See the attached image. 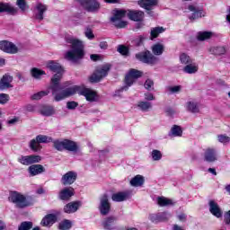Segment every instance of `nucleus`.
Returning <instances> with one entry per match:
<instances>
[{"label": "nucleus", "instance_id": "obj_1", "mask_svg": "<svg viewBox=\"0 0 230 230\" xmlns=\"http://www.w3.org/2000/svg\"><path fill=\"white\" fill-rule=\"evenodd\" d=\"M47 67L53 73H57L51 78V85L50 89L52 91V95L54 96L55 102H62V100H66V98H69V96H73L76 94V91H78V86H71L66 89H64L60 86V80H62V73H64V68L60 64L56 61H49L47 63Z\"/></svg>", "mask_w": 230, "mask_h": 230}, {"label": "nucleus", "instance_id": "obj_2", "mask_svg": "<svg viewBox=\"0 0 230 230\" xmlns=\"http://www.w3.org/2000/svg\"><path fill=\"white\" fill-rule=\"evenodd\" d=\"M66 42L69 44L70 48L65 54L66 60L73 62V64H78L85 57L84 41L73 36H68L66 38Z\"/></svg>", "mask_w": 230, "mask_h": 230}, {"label": "nucleus", "instance_id": "obj_3", "mask_svg": "<svg viewBox=\"0 0 230 230\" xmlns=\"http://www.w3.org/2000/svg\"><path fill=\"white\" fill-rule=\"evenodd\" d=\"M53 147L58 152H64L67 150L68 152H78V144L73 140L64 139V140H54Z\"/></svg>", "mask_w": 230, "mask_h": 230}, {"label": "nucleus", "instance_id": "obj_4", "mask_svg": "<svg viewBox=\"0 0 230 230\" xmlns=\"http://www.w3.org/2000/svg\"><path fill=\"white\" fill-rule=\"evenodd\" d=\"M9 200L13 202L18 209H24V208L31 206V202L28 200L22 193L18 191H12L9 196Z\"/></svg>", "mask_w": 230, "mask_h": 230}, {"label": "nucleus", "instance_id": "obj_5", "mask_svg": "<svg viewBox=\"0 0 230 230\" xmlns=\"http://www.w3.org/2000/svg\"><path fill=\"white\" fill-rule=\"evenodd\" d=\"M88 13H98L102 10V3L98 0H75Z\"/></svg>", "mask_w": 230, "mask_h": 230}, {"label": "nucleus", "instance_id": "obj_6", "mask_svg": "<svg viewBox=\"0 0 230 230\" xmlns=\"http://www.w3.org/2000/svg\"><path fill=\"white\" fill-rule=\"evenodd\" d=\"M126 15L128 16V10L116 9L115 11H113V16L111 18V22L116 28H127L128 22L121 21V19H124Z\"/></svg>", "mask_w": 230, "mask_h": 230}, {"label": "nucleus", "instance_id": "obj_7", "mask_svg": "<svg viewBox=\"0 0 230 230\" xmlns=\"http://www.w3.org/2000/svg\"><path fill=\"white\" fill-rule=\"evenodd\" d=\"M109 71H111V65L109 64L98 67L90 76V82L92 84H98V82H102V80L109 75Z\"/></svg>", "mask_w": 230, "mask_h": 230}, {"label": "nucleus", "instance_id": "obj_8", "mask_svg": "<svg viewBox=\"0 0 230 230\" xmlns=\"http://www.w3.org/2000/svg\"><path fill=\"white\" fill-rule=\"evenodd\" d=\"M137 60L143 62L144 64H149L150 66H154V64H157L158 58H155L150 51H144L136 54Z\"/></svg>", "mask_w": 230, "mask_h": 230}, {"label": "nucleus", "instance_id": "obj_9", "mask_svg": "<svg viewBox=\"0 0 230 230\" xmlns=\"http://www.w3.org/2000/svg\"><path fill=\"white\" fill-rule=\"evenodd\" d=\"M99 211L102 217H107L111 213V201H109V196L107 194L100 198Z\"/></svg>", "mask_w": 230, "mask_h": 230}, {"label": "nucleus", "instance_id": "obj_10", "mask_svg": "<svg viewBox=\"0 0 230 230\" xmlns=\"http://www.w3.org/2000/svg\"><path fill=\"white\" fill-rule=\"evenodd\" d=\"M77 87H78V90L76 91V93H79L81 96H84L87 102H90L91 103L93 102H98L99 96L96 92L89 88H83L80 90V87L79 86Z\"/></svg>", "mask_w": 230, "mask_h": 230}, {"label": "nucleus", "instance_id": "obj_11", "mask_svg": "<svg viewBox=\"0 0 230 230\" xmlns=\"http://www.w3.org/2000/svg\"><path fill=\"white\" fill-rule=\"evenodd\" d=\"M42 161V156L39 155H30L25 156H21L18 158V162L24 166H30V164H35Z\"/></svg>", "mask_w": 230, "mask_h": 230}, {"label": "nucleus", "instance_id": "obj_12", "mask_svg": "<svg viewBox=\"0 0 230 230\" xmlns=\"http://www.w3.org/2000/svg\"><path fill=\"white\" fill-rule=\"evenodd\" d=\"M188 10L189 12H192V14L189 17L190 21L200 19V17H206V12L202 10V7H199L197 4H189Z\"/></svg>", "mask_w": 230, "mask_h": 230}, {"label": "nucleus", "instance_id": "obj_13", "mask_svg": "<svg viewBox=\"0 0 230 230\" xmlns=\"http://www.w3.org/2000/svg\"><path fill=\"white\" fill-rule=\"evenodd\" d=\"M0 49L4 51V53H9V55H15V53L19 52L17 46L8 40L0 41Z\"/></svg>", "mask_w": 230, "mask_h": 230}, {"label": "nucleus", "instance_id": "obj_14", "mask_svg": "<svg viewBox=\"0 0 230 230\" xmlns=\"http://www.w3.org/2000/svg\"><path fill=\"white\" fill-rule=\"evenodd\" d=\"M77 177L78 174L75 172L69 171L61 177V184L63 186H71V184H75Z\"/></svg>", "mask_w": 230, "mask_h": 230}, {"label": "nucleus", "instance_id": "obj_15", "mask_svg": "<svg viewBox=\"0 0 230 230\" xmlns=\"http://www.w3.org/2000/svg\"><path fill=\"white\" fill-rule=\"evenodd\" d=\"M13 82V76L9 74H5L0 80V91H6L7 89H12L13 85L12 83Z\"/></svg>", "mask_w": 230, "mask_h": 230}, {"label": "nucleus", "instance_id": "obj_16", "mask_svg": "<svg viewBox=\"0 0 230 230\" xmlns=\"http://www.w3.org/2000/svg\"><path fill=\"white\" fill-rule=\"evenodd\" d=\"M204 161L206 163H216V161H218V156L217 155V149L208 147L204 151Z\"/></svg>", "mask_w": 230, "mask_h": 230}, {"label": "nucleus", "instance_id": "obj_17", "mask_svg": "<svg viewBox=\"0 0 230 230\" xmlns=\"http://www.w3.org/2000/svg\"><path fill=\"white\" fill-rule=\"evenodd\" d=\"M208 208L211 215L216 217V218H222V209L217 201L210 199L208 201Z\"/></svg>", "mask_w": 230, "mask_h": 230}, {"label": "nucleus", "instance_id": "obj_18", "mask_svg": "<svg viewBox=\"0 0 230 230\" xmlns=\"http://www.w3.org/2000/svg\"><path fill=\"white\" fill-rule=\"evenodd\" d=\"M128 17L130 19V21L141 22V21L145 19V13L137 10H128Z\"/></svg>", "mask_w": 230, "mask_h": 230}, {"label": "nucleus", "instance_id": "obj_19", "mask_svg": "<svg viewBox=\"0 0 230 230\" xmlns=\"http://www.w3.org/2000/svg\"><path fill=\"white\" fill-rule=\"evenodd\" d=\"M75 195V189L73 187H65L58 192L60 200H69Z\"/></svg>", "mask_w": 230, "mask_h": 230}, {"label": "nucleus", "instance_id": "obj_20", "mask_svg": "<svg viewBox=\"0 0 230 230\" xmlns=\"http://www.w3.org/2000/svg\"><path fill=\"white\" fill-rule=\"evenodd\" d=\"M35 8L37 10V13H35V19L40 22L44 21V13L47 12L48 5L42 3H38Z\"/></svg>", "mask_w": 230, "mask_h": 230}, {"label": "nucleus", "instance_id": "obj_21", "mask_svg": "<svg viewBox=\"0 0 230 230\" xmlns=\"http://www.w3.org/2000/svg\"><path fill=\"white\" fill-rule=\"evenodd\" d=\"M131 192L128 190L125 191H119L117 193H113L111 196V199L113 202H124V200H127L128 199V195H130Z\"/></svg>", "mask_w": 230, "mask_h": 230}, {"label": "nucleus", "instance_id": "obj_22", "mask_svg": "<svg viewBox=\"0 0 230 230\" xmlns=\"http://www.w3.org/2000/svg\"><path fill=\"white\" fill-rule=\"evenodd\" d=\"M116 217H108L102 221V227L105 230L116 229Z\"/></svg>", "mask_w": 230, "mask_h": 230}, {"label": "nucleus", "instance_id": "obj_23", "mask_svg": "<svg viewBox=\"0 0 230 230\" xmlns=\"http://www.w3.org/2000/svg\"><path fill=\"white\" fill-rule=\"evenodd\" d=\"M28 172L31 177H35V175H40V173H44L46 169L42 164H32L28 168Z\"/></svg>", "mask_w": 230, "mask_h": 230}, {"label": "nucleus", "instance_id": "obj_24", "mask_svg": "<svg viewBox=\"0 0 230 230\" xmlns=\"http://www.w3.org/2000/svg\"><path fill=\"white\" fill-rule=\"evenodd\" d=\"M80 206H82V202L73 201V202L66 204L64 207V211H65V213H68V214L76 213V211H78V208H80Z\"/></svg>", "mask_w": 230, "mask_h": 230}, {"label": "nucleus", "instance_id": "obj_25", "mask_svg": "<svg viewBox=\"0 0 230 230\" xmlns=\"http://www.w3.org/2000/svg\"><path fill=\"white\" fill-rule=\"evenodd\" d=\"M138 4L141 8L150 12L154 6L157 5V0H139Z\"/></svg>", "mask_w": 230, "mask_h": 230}, {"label": "nucleus", "instance_id": "obj_26", "mask_svg": "<svg viewBox=\"0 0 230 230\" xmlns=\"http://www.w3.org/2000/svg\"><path fill=\"white\" fill-rule=\"evenodd\" d=\"M208 51L211 55H215L216 57H222V55H226V53H227V49L224 46H216L208 49Z\"/></svg>", "mask_w": 230, "mask_h": 230}, {"label": "nucleus", "instance_id": "obj_27", "mask_svg": "<svg viewBox=\"0 0 230 230\" xmlns=\"http://www.w3.org/2000/svg\"><path fill=\"white\" fill-rule=\"evenodd\" d=\"M57 222V216L55 214H49L43 217L41 220V226L48 227L53 226Z\"/></svg>", "mask_w": 230, "mask_h": 230}, {"label": "nucleus", "instance_id": "obj_28", "mask_svg": "<svg viewBox=\"0 0 230 230\" xmlns=\"http://www.w3.org/2000/svg\"><path fill=\"white\" fill-rule=\"evenodd\" d=\"M137 108L142 112H150V111L153 109L152 102L148 101H140L137 102Z\"/></svg>", "mask_w": 230, "mask_h": 230}, {"label": "nucleus", "instance_id": "obj_29", "mask_svg": "<svg viewBox=\"0 0 230 230\" xmlns=\"http://www.w3.org/2000/svg\"><path fill=\"white\" fill-rule=\"evenodd\" d=\"M4 12L6 13H11L12 15H15V13H17V10L10 5V4L0 3V13Z\"/></svg>", "mask_w": 230, "mask_h": 230}, {"label": "nucleus", "instance_id": "obj_30", "mask_svg": "<svg viewBox=\"0 0 230 230\" xmlns=\"http://www.w3.org/2000/svg\"><path fill=\"white\" fill-rule=\"evenodd\" d=\"M199 71V66L195 63H189L183 67V72L188 75H195Z\"/></svg>", "mask_w": 230, "mask_h": 230}, {"label": "nucleus", "instance_id": "obj_31", "mask_svg": "<svg viewBox=\"0 0 230 230\" xmlns=\"http://www.w3.org/2000/svg\"><path fill=\"white\" fill-rule=\"evenodd\" d=\"M157 204L158 206H160L161 208H164L166 206H173L175 203L173 202V200L165 198V197H158L157 198Z\"/></svg>", "mask_w": 230, "mask_h": 230}, {"label": "nucleus", "instance_id": "obj_32", "mask_svg": "<svg viewBox=\"0 0 230 230\" xmlns=\"http://www.w3.org/2000/svg\"><path fill=\"white\" fill-rule=\"evenodd\" d=\"M169 136L172 137H182V128L181 126L173 125L169 132Z\"/></svg>", "mask_w": 230, "mask_h": 230}, {"label": "nucleus", "instance_id": "obj_33", "mask_svg": "<svg viewBox=\"0 0 230 230\" xmlns=\"http://www.w3.org/2000/svg\"><path fill=\"white\" fill-rule=\"evenodd\" d=\"M135 80H136L135 78H133L132 76L129 75V74H128L125 77L126 85L121 87L118 92L123 93V91H128V88L130 87V85H132V84H134Z\"/></svg>", "mask_w": 230, "mask_h": 230}, {"label": "nucleus", "instance_id": "obj_34", "mask_svg": "<svg viewBox=\"0 0 230 230\" xmlns=\"http://www.w3.org/2000/svg\"><path fill=\"white\" fill-rule=\"evenodd\" d=\"M131 186H134L135 188H137L141 186L142 184H145V178L141 175H137L130 181Z\"/></svg>", "mask_w": 230, "mask_h": 230}, {"label": "nucleus", "instance_id": "obj_35", "mask_svg": "<svg viewBox=\"0 0 230 230\" xmlns=\"http://www.w3.org/2000/svg\"><path fill=\"white\" fill-rule=\"evenodd\" d=\"M170 218H172V214L168 212L158 213L155 216L156 222H167V220H170Z\"/></svg>", "mask_w": 230, "mask_h": 230}, {"label": "nucleus", "instance_id": "obj_36", "mask_svg": "<svg viewBox=\"0 0 230 230\" xmlns=\"http://www.w3.org/2000/svg\"><path fill=\"white\" fill-rule=\"evenodd\" d=\"M31 75L32 78H35V80H40V78H42V75H46V72L44 70L34 67L31 68Z\"/></svg>", "mask_w": 230, "mask_h": 230}, {"label": "nucleus", "instance_id": "obj_37", "mask_svg": "<svg viewBox=\"0 0 230 230\" xmlns=\"http://www.w3.org/2000/svg\"><path fill=\"white\" fill-rule=\"evenodd\" d=\"M187 109L190 112H192L193 114H197L198 112H200V109L199 108V103L195 102H187Z\"/></svg>", "mask_w": 230, "mask_h": 230}, {"label": "nucleus", "instance_id": "obj_38", "mask_svg": "<svg viewBox=\"0 0 230 230\" xmlns=\"http://www.w3.org/2000/svg\"><path fill=\"white\" fill-rule=\"evenodd\" d=\"M164 28L163 27H155L153 29H151V40H154V39H157V37H159V35H161V33H164Z\"/></svg>", "mask_w": 230, "mask_h": 230}, {"label": "nucleus", "instance_id": "obj_39", "mask_svg": "<svg viewBox=\"0 0 230 230\" xmlns=\"http://www.w3.org/2000/svg\"><path fill=\"white\" fill-rule=\"evenodd\" d=\"M42 116H53L55 114V109L53 106H43L40 110Z\"/></svg>", "mask_w": 230, "mask_h": 230}, {"label": "nucleus", "instance_id": "obj_40", "mask_svg": "<svg viewBox=\"0 0 230 230\" xmlns=\"http://www.w3.org/2000/svg\"><path fill=\"white\" fill-rule=\"evenodd\" d=\"M180 62L181 64H183V66H188V64H193V59L186 54V53H181L180 55Z\"/></svg>", "mask_w": 230, "mask_h": 230}, {"label": "nucleus", "instance_id": "obj_41", "mask_svg": "<svg viewBox=\"0 0 230 230\" xmlns=\"http://www.w3.org/2000/svg\"><path fill=\"white\" fill-rule=\"evenodd\" d=\"M152 51L154 55L159 56L164 51V45L161 43H156L152 47Z\"/></svg>", "mask_w": 230, "mask_h": 230}, {"label": "nucleus", "instance_id": "obj_42", "mask_svg": "<svg viewBox=\"0 0 230 230\" xmlns=\"http://www.w3.org/2000/svg\"><path fill=\"white\" fill-rule=\"evenodd\" d=\"M73 227V223L69 221L68 219H65L61 221L58 225V229L59 230H69Z\"/></svg>", "mask_w": 230, "mask_h": 230}, {"label": "nucleus", "instance_id": "obj_43", "mask_svg": "<svg viewBox=\"0 0 230 230\" xmlns=\"http://www.w3.org/2000/svg\"><path fill=\"white\" fill-rule=\"evenodd\" d=\"M213 37V32L211 31H201L198 33V40H208Z\"/></svg>", "mask_w": 230, "mask_h": 230}, {"label": "nucleus", "instance_id": "obj_44", "mask_svg": "<svg viewBox=\"0 0 230 230\" xmlns=\"http://www.w3.org/2000/svg\"><path fill=\"white\" fill-rule=\"evenodd\" d=\"M36 139L38 143H53V138L46 135H38Z\"/></svg>", "mask_w": 230, "mask_h": 230}, {"label": "nucleus", "instance_id": "obj_45", "mask_svg": "<svg viewBox=\"0 0 230 230\" xmlns=\"http://www.w3.org/2000/svg\"><path fill=\"white\" fill-rule=\"evenodd\" d=\"M33 228V223L31 221H23L18 226V230H31Z\"/></svg>", "mask_w": 230, "mask_h": 230}, {"label": "nucleus", "instance_id": "obj_46", "mask_svg": "<svg viewBox=\"0 0 230 230\" xmlns=\"http://www.w3.org/2000/svg\"><path fill=\"white\" fill-rule=\"evenodd\" d=\"M49 94V91H40L31 95V100H42L44 96H48Z\"/></svg>", "mask_w": 230, "mask_h": 230}, {"label": "nucleus", "instance_id": "obj_47", "mask_svg": "<svg viewBox=\"0 0 230 230\" xmlns=\"http://www.w3.org/2000/svg\"><path fill=\"white\" fill-rule=\"evenodd\" d=\"M150 155L153 159V161H161L163 159V153L157 149H154L151 153Z\"/></svg>", "mask_w": 230, "mask_h": 230}, {"label": "nucleus", "instance_id": "obj_48", "mask_svg": "<svg viewBox=\"0 0 230 230\" xmlns=\"http://www.w3.org/2000/svg\"><path fill=\"white\" fill-rule=\"evenodd\" d=\"M30 148L32 149L33 152H39V150H40L42 146H40V143L37 141V138H36V139L31 140Z\"/></svg>", "mask_w": 230, "mask_h": 230}, {"label": "nucleus", "instance_id": "obj_49", "mask_svg": "<svg viewBox=\"0 0 230 230\" xmlns=\"http://www.w3.org/2000/svg\"><path fill=\"white\" fill-rule=\"evenodd\" d=\"M128 75H129L131 78L137 80V78H141V76H143V72L136 69H130Z\"/></svg>", "mask_w": 230, "mask_h": 230}, {"label": "nucleus", "instance_id": "obj_50", "mask_svg": "<svg viewBox=\"0 0 230 230\" xmlns=\"http://www.w3.org/2000/svg\"><path fill=\"white\" fill-rule=\"evenodd\" d=\"M167 93L170 94H177V93H181L182 86L181 85H175V86H168Z\"/></svg>", "mask_w": 230, "mask_h": 230}, {"label": "nucleus", "instance_id": "obj_51", "mask_svg": "<svg viewBox=\"0 0 230 230\" xmlns=\"http://www.w3.org/2000/svg\"><path fill=\"white\" fill-rule=\"evenodd\" d=\"M17 6L22 10V12H26L30 6L26 4V0H17L16 2Z\"/></svg>", "mask_w": 230, "mask_h": 230}, {"label": "nucleus", "instance_id": "obj_52", "mask_svg": "<svg viewBox=\"0 0 230 230\" xmlns=\"http://www.w3.org/2000/svg\"><path fill=\"white\" fill-rule=\"evenodd\" d=\"M217 140L224 145L230 143V137L227 135H217Z\"/></svg>", "mask_w": 230, "mask_h": 230}, {"label": "nucleus", "instance_id": "obj_53", "mask_svg": "<svg viewBox=\"0 0 230 230\" xmlns=\"http://www.w3.org/2000/svg\"><path fill=\"white\" fill-rule=\"evenodd\" d=\"M10 101V95L6 93H0V104L4 105Z\"/></svg>", "mask_w": 230, "mask_h": 230}, {"label": "nucleus", "instance_id": "obj_54", "mask_svg": "<svg viewBox=\"0 0 230 230\" xmlns=\"http://www.w3.org/2000/svg\"><path fill=\"white\" fill-rule=\"evenodd\" d=\"M144 87L147 91H154V81L151 79H147L144 84Z\"/></svg>", "mask_w": 230, "mask_h": 230}, {"label": "nucleus", "instance_id": "obj_55", "mask_svg": "<svg viewBox=\"0 0 230 230\" xmlns=\"http://www.w3.org/2000/svg\"><path fill=\"white\" fill-rule=\"evenodd\" d=\"M84 35L86 39H89V40H93V39H94V33H93V30L91 28L85 29Z\"/></svg>", "mask_w": 230, "mask_h": 230}, {"label": "nucleus", "instance_id": "obj_56", "mask_svg": "<svg viewBox=\"0 0 230 230\" xmlns=\"http://www.w3.org/2000/svg\"><path fill=\"white\" fill-rule=\"evenodd\" d=\"M78 107V102H66V108L69 111H75V109H76Z\"/></svg>", "mask_w": 230, "mask_h": 230}, {"label": "nucleus", "instance_id": "obj_57", "mask_svg": "<svg viewBox=\"0 0 230 230\" xmlns=\"http://www.w3.org/2000/svg\"><path fill=\"white\" fill-rule=\"evenodd\" d=\"M145 36H138L137 37L133 42L136 44V46H141V44H143V42L145 41Z\"/></svg>", "mask_w": 230, "mask_h": 230}, {"label": "nucleus", "instance_id": "obj_58", "mask_svg": "<svg viewBox=\"0 0 230 230\" xmlns=\"http://www.w3.org/2000/svg\"><path fill=\"white\" fill-rule=\"evenodd\" d=\"M144 98L146 102H153V100H155V96H154V93L149 92L144 94Z\"/></svg>", "mask_w": 230, "mask_h": 230}, {"label": "nucleus", "instance_id": "obj_59", "mask_svg": "<svg viewBox=\"0 0 230 230\" xmlns=\"http://www.w3.org/2000/svg\"><path fill=\"white\" fill-rule=\"evenodd\" d=\"M117 51L121 55H127V53H128V49L123 45H119Z\"/></svg>", "mask_w": 230, "mask_h": 230}, {"label": "nucleus", "instance_id": "obj_60", "mask_svg": "<svg viewBox=\"0 0 230 230\" xmlns=\"http://www.w3.org/2000/svg\"><path fill=\"white\" fill-rule=\"evenodd\" d=\"M225 224H226V226L230 224V210L225 213Z\"/></svg>", "mask_w": 230, "mask_h": 230}, {"label": "nucleus", "instance_id": "obj_61", "mask_svg": "<svg viewBox=\"0 0 230 230\" xmlns=\"http://www.w3.org/2000/svg\"><path fill=\"white\" fill-rule=\"evenodd\" d=\"M8 125H15V123H19V117H14L7 121Z\"/></svg>", "mask_w": 230, "mask_h": 230}, {"label": "nucleus", "instance_id": "obj_62", "mask_svg": "<svg viewBox=\"0 0 230 230\" xmlns=\"http://www.w3.org/2000/svg\"><path fill=\"white\" fill-rule=\"evenodd\" d=\"M101 49H107L109 48V45L107 44V41H102L99 44Z\"/></svg>", "mask_w": 230, "mask_h": 230}, {"label": "nucleus", "instance_id": "obj_63", "mask_svg": "<svg viewBox=\"0 0 230 230\" xmlns=\"http://www.w3.org/2000/svg\"><path fill=\"white\" fill-rule=\"evenodd\" d=\"M178 219L180 220V222H186V214L178 215Z\"/></svg>", "mask_w": 230, "mask_h": 230}, {"label": "nucleus", "instance_id": "obj_64", "mask_svg": "<svg viewBox=\"0 0 230 230\" xmlns=\"http://www.w3.org/2000/svg\"><path fill=\"white\" fill-rule=\"evenodd\" d=\"M172 230H184V229L179 225H173Z\"/></svg>", "mask_w": 230, "mask_h": 230}]
</instances>
